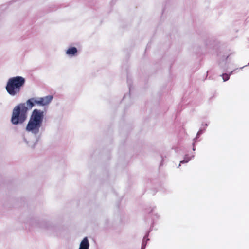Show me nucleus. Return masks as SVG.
<instances>
[{"label":"nucleus","mask_w":249,"mask_h":249,"mask_svg":"<svg viewBox=\"0 0 249 249\" xmlns=\"http://www.w3.org/2000/svg\"><path fill=\"white\" fill-rule=\"evenodd\" d=\"M44 118V112L40 109L33 110L30 119L26 126V131L36 135L39 132Z\"/></svg>","instance_id":"1"},{"label":"nucleus","mask_w":249,"mask_h":249,"mask_svg":"<svg viewBox=\"0 0 249 249\" xmlns=\"http://www.w3.org/2000/svg\"><path fill=\"white\" fill-rule=\"evenodd\" d=\"M28 108L25 103L16 106L12 111L11 123L15 125L23 124L27 119Z\"/></svg>","instance_id":"2"},{"label":"nucleus","mask_w":249,"mask_h":249,"mask_svg":"<svg viewBox=\"0 0 249 249\" xmlns=\"http://www.w3.org/2000/svg\"><path fill=\"white\" fill-rule=\"evenodd\" d=\"M25 83V79L20 76L10 78L7 82L5 89L7 93L12 96L19 95L22 88Z\"/></svg>","instance_id":"3"},{"label":"nucleus","mask_w":249,"mask_h":249,"mask_svg":"<svg viewBox=\"0 0 249 249\" xmlns=\"http://www.w3.org/2000/svg\"><path fill=\"white\" fill-rule=\"evenodd\" d=\"M152 222L150 227V228L149 231H148L145 234V236H144L142 243V246H141V249H145L147 245V242L149 240V239L148 238L149 233L151 232V231L152 230V227H153L154 220L155 219L153 217L152 218Z\"/></svg>","instance_id":"4"},{"label":"nucleus","mask_w":249,"mask_h":249,"mask_svg":"<svg viewBox=\"0 0 249 249\" xmlns=\"http://www.w3.org/2000/svg\"><path fill=\"white\" fill-rule=\"evenodd\" d=\"M53 98L52 95H48L44 97L39 98L37 100V104L39 106H45L49 104Z\"/></svg>","instance_id":"5"},{"label":"nucleus","mask_w":249,"mask_h":249,"mask_svg":"<svg viewBox=\"0 0 249 249\" xmlns=\"http://www.w3.org/2000/svg\"><path fill=\"white\" fill-rule=\"evenodd\" d=\"M208 126L207 124H202V127L200 128L199 130L196 134V137L193 139L194 141V142H196L199 141L197 140V139L200 136V135L203 134L206 130V128Z\"/></svg>","instance_id":"6"},{"label":"nucleus","mask_w":249,"mask_h":249,"mask_svg":"<svg viewBox=\"0 0 249 249\" xmlns=\"http://www.w3.org/2000/svg\"><path fill=\"white\" fill-rule=\"evenodd\" d=\"M89 242L88 239L87 237L84 238L81 241L79 249H89Z\"/></svg>","instance_id":"7"},{"label":"nucleus","mask_w":249,"mask_h":249,"mask_svg":"<svg viewBox=\"0 0 249 249\" xmlns=\"http://www.w3.org/2000/svg\"><path fill=\"white\" fill-rule=\"evenodd\" d=\"M26 104L29 108H32L35 104H37V100L35 98H31L26 101Z\"/></svg>","instance_id":"8"},{"label":"nucleus","mask_w":249,"mask_h":249,"mask_svg":"<svg viewBox=\"0 0 249 249\" xmlns=\"http://www.w3.org/2000/svg\"><path fill=\"white\" fill-rule=\"evenodd\" d=\"M77 53V49L75 47H71L68 49L66 52V53L71 56H74Z\"/></svg>","instance_id":"9"},{"label":"nucleus","mask_w":249,"mask_h":249,"mask_svg":"<svg viewBox=\"0 0 249 249\" xmlns=\"http://www.w3.org/2000/svg\"><path fill=\"white\" fill-rule=\"evenodd\" d=\"M191 159V158H189L187 156V155H185L184 160L180 162V164H179V166L181 165V164L186 163L188 162Z\"/></svg>","instance_id":"10"},{"label":"nucleus","mask_w":249,"mask_h":249,"mask_svg":"<svg viewBox=\"0 0 249 249\" xmlns=\"http://www.w3.org/2000/svg\"><path fill=\"white\" fill-rule=\"evenodd\" d=\"M232 73V72H231V73L230 74H227V73H223L222 75H221V76L223 78V80L224 81H228L229 78H230V75Z\"/></svg>","instance_id":"11"},{"label":"nucleus","mask_w":249,"mask_h":249,"mask_svg":"<svg viewBox=\"0 0 249 249\" xmlns=\"http://www.w3.org/2000/svg\"><path fill=\"white\" fill-rule=\"evenodd\" d=\"M154 208H153L152 209H151L150 211H149V210H146V212H147L148 214H150V213H152V212L154 210Z\"/></svg>","instance_id":"12"},{"label":"nucleus","mask_w":249,"mask_h":249,"mask_svg":"<svg viewBox=\"0 0 249 249\" xmlns=\"http://www.w3.org/2000/svg\"><path fill=\"white\" fill-rule=\"evenodd\" d=\"M196 142H194V141L193 140V150L195 151L196 150V148H195V143Z\"/></svg>","instance_id":"13"},{"label":"nucleus","mask_w":249,"mask_h":249,"mask_svg":"<svg viewBox=\"0 0 249 249\" xmlns=\"http://www.w3.org/2000/svg\"><path fill=\"white\" fill-rule=\"evenodd\" d=\"M127 82L129 83V81L128 80L127 81ZM128 87H129V91H130L131 90V85L129 83H128Z\"/></svg>","instance_id":"14"},{"label":"nucleus","mask_w":249,"mask_h":249,"mask_svg":"<svg viewBox=\"0 0 249 249\" xmlns=\"http://www.w3.org/2000/svg\"><path fill=\"white\" fill-rule=\"evenodd\" d=\"M154 216H155V217L158 219L159 218V216L157 215V214H155L154 215Z\"/></svg>","instance_id":"15"},{"label":"nucleus","mask_w":249,"mask_h":249,"mask_svg":"<svg viewBox=\"0 0 249 249\" xmlns=\"http://www.w3.org/2000/svg\"><path fill=\"white\" fill-rule=\"evenodd\" d=\"M163 158H162V160H161V162L160 163V166H161L162 165V161H163Z\"/></svg>","instance_id":"16"},{"label":"nucleus","mask_w":249,"mask_h":249,"mask_svg":"<svg viewBox=\"0 0 249 249\" xmlns=\"http://www.w3.org/2000/svg\"><path fill=\"white\" fill-rule=\"evenodd\" d=\"M24 141L25 142H26V143H28V142L27 141L26 139H25V138H24Z\"/></svg>","instance_id":"17"},{"label":"nucleus","mask_w":249,"mask_h":249,"mask_svg":"<svg viewBox=\"0 0 249 249\" xmlns=\"http://www.w3.org/2000/svg\"><path fill=\"white\" fill-rule=\"evenodd\" d=\"M228 56H227V57L225 58V61H226V60L228 59Z\"/></svg>","instance_id":"18"},{"label":"nucleus","mask_w":249,"mask_h":249,"mask_svg":"<svg viewBox=\"0 0 249 249\" xmlns=\"http://www.w3.org/2000/svg\"><path fill=\"white\" fill-rule=\"evenodd\" d=\"M248 65H249V63H248V64L247 66H248Z\"/></svg>","instance_id":"19"}]
</instances>
